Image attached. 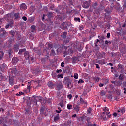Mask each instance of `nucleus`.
<instances>
[{"label": "nucleus", "instance_id": "1", "mask_svg": "<svg viewBox=\"0 0 126 126\" xmlns=\"http://www.w3.org/2000/svg\"><path fill=\"white\" fill-rule=\"evenodd\" d=\"M63 83H65L66 85H67V87L68 88H71L72 87V79L71 78L69 77H66L64 78V80L63 81Z\"/></svg>", "mask_w": 126, "mask_h": 126}, {"label": "nucleus", "instance_id": "2", "mask_svg": "<svg viewBox=\"0 0 126 126\" xmlns=\"http://www.w3.org/2000/svg\"><path fill=\"white\" fill-rule=\"evenodd\" d=\"M120 52L121 54H126V45L124 43H121L119 45Z\"/></svg>", "mask_w": 126, "mask_h": 126}, {"label": "nucleus", "instance_id": "3", "mask_svg": "<svg viewBox=\"0 0 126 126\" xmlns=\"http://www.w3.org/2000/svg\"><path fill=\"white\" fill-rule=\"evenodd\" d=\"M7 23L5 26L6 29L9 28V27H12L13 26V24L14 23V21L12 19L8 20L7 21Z\"/></svg>", "mask_w": 126, "mask_h": 126}, {"label": "nucleus", "instance_id": "4", "mask_svg": "<svg viewBox=\"0 0 126 126\" xmlns=\"http://www.w3.org/2000/svg\"><path fill=\"white\" fill-rule=\"evenodd\" d=\"M82 3L83 8H88L90 6V3L87 1H83Z\"/></svg>", "mask_w": 126, "mask_h": 126}, {"label": "nucleus", "instance_id": "5", "mask_svg": "<svg viewBox=\"0 0 126 126\" xmlns=\"http://www.w3.org/2000/svg\"><path fill=\"white\" fill-rule=\"evenodd\" d=\"M48 87L51 89H53L56 87V84L52 82V81H49L47 83Z\"/></svg>", "mask_w": 126, "mask_h": 126}, {"label": "nucleus", "instance_id": "6", "mask_svg": "<svg viewBox=\"0 0 126 126\" xmlns=\"http://www.w3.org/2000/svg\"><path fill=\"white\" fill-rule=\"evenodd\" d=\"M0 68L1 71L2 72H5V71H6V70L8 69V67L7 66V65H6L5 63H4L1 65Z\"/></svg>", "mask_w": 126, "mask_h": 126}, {"label": "nucleus", "instance_id": "7", "mask_svg": "<svg viewBox=\"0 0 126 126\" xmlns=\"http://www.w3.org/2000/svg\"><path fill=\"white\" fill-rule=\"evenodd\" d=\"M96 63H99V64H101V65H103V64H106V60L104 59L98 60L96 61Z\"/></svg>", "mask_w": 126, "mask_h": 126}, {"label": "nucleus", "instance_id": "8", "mask_svg": "<svg viewBox=\"0 0 126 126\" xmlns=\"http://www.w3.org/2000/svg\"><path fill=\"white\" fill-rule=\"evenodd\" d=\"M33 98L32 99V102L34 104V105H37L38 103V96L34 95L33 96Z\"/></svg>", "mask_w": 126, "mask_h": 126}, {"label": "nucleus", "instance_id": "9", "mask_svg": "<svg viewBox=\"0 0 126 126\" xmlns=\"http://www.w3.org/2000/svg\"><path fill=\"white\" fill-rule=\"evenodd\" d=\"M14 20H19V19L20 18V14L19 13H15L14 14Z\"/></svg>", "mask_w": 126, "mask_h": 126}, {"label": "nucleus", "instance_id": "10", "mask_svg": "<svg viewBox=\"0 0 126 126\" xmlns=\"http://www.w3.org/2000/svg\"><path fill=\"white\" fill-rule=\"evenodd\" d=\"M24 57L26 60H29V58H30V55L29 54V52H28V51H26L25 52Z\"/></svg>", "mask_w": 126, "mask_h": 126}, {"label": "nucleus", "instance_id": "11", "mask_svg": "<svg viewBox=\"0 0 126 126\" xmlns=\"http://www.w3.org/2000/svg\"><path fill=\"white\" fill-rule=\"evenodd\" d=\"M72 63H78V61H79V60L78 59V57H76L75 56L73 57L72 58Z\"/></svg>", "mask_w": 126, "mask_h": 126}, {"label": "nucleus", "instance_id": "12", "mask_svg": "<svg viewBox=\"0 0 126 126\" xmlns=\"http://www.w3.org/2000/svg\"><path fill=\"white\" fill-rule=\"evenodd\" d=\"M106 0H102L100 2V7H101V8H104V7H105V6H106Z\"/></svg>", "mask_w": 126, "mask_h": 126}, {"label": "nucleus", "instance_id": "13", "mask_svg": "<svg viewBox=\"0 0 126 126\" xmlns=\"http://www.w3.org/2000/svg\"><path fill=\"white\" fill-rule=\"evenodd\" d=\"M20 8L21 10H22L23 9L25 10L27 9V7L26 6V5L25 3H22L20 6Z\"/></svg>", "mask_w": 126, "mask_h": 126}, {"label": "nucleus", "instance_id": "14", "mask_svg": "<svg viewBox=\"0 0 126 126\" xmlns=\"http://www.w3.org/2000/svg\"><path fill=\"white\" fill-rule=\"evenodd\" d=\"M125 112H126V110L124 108H121L117 111L118 113H121L120 115H123Z\"/></svg>", "mask_w": 126, "mask_h": 126}, {"label": "nucleus", "instance_id": "15", "mask_svg": "<svg viewBox=\"0 0 126 126\" xmlns=\"http://www.w3.org/2000/svg\"><path fill=\"white\" fill-rule=\"evenodd\" d=\"M9 82L11 85H13L14 84V79H13L12 77H10L9 78Z\"/></svg>", "mask_w": 126, "mask_h": 126}, {"label": "nucleus", "instance_id": "16", "mask_svg": "<svg viewBox=\"0 0 126 126\" xmlns=\"http://www.w3.org/2000/svg\"><path fill=\"white\" fill-rule=\"evenodd\" d=\"M15 52H18V50H19V45L18 44H15L14 45V48H13Z\"/></svg>", "mask_w": 126, "mask_h": 126}, {"label": "nucleus", "instance_id": "17", "mask_svg": "<svg viewBox=\"0 0 126 126\" xmlns=\"http://www.w3.org/2000/svg\"><path fill=\"white\" fill-rule=\"evenodd\" d=\"M18 61H19V60H18V58L16 57H14L12 59V62L14 63V64H15L16 63H17Z\"/></svg>", "mask_w": 126, "mask_h": 126}, {"label": "nucleus", "instance_id": "18", "mask_svg": "<svg viewBox=\"0 0 126 126\" xmlns=\"http://www.w3.org/2000/svg\"><path fill=\"white\" fill-rule=\"evenodd\" d=\"M92 111V108H91V107H90L89 109H88L87 111V115L89 116H92V113H91Z\"/></svg>", "mask_w": 126, "mask_h": 126}, {"label": "nucleus", "instance_id": "19", "mask_svg": "<svg viewBox=\"0 0 126 126\" xmlns=\"http://www.w3.org/2000/svg\"><path fill=\"white\" fill-rule=\"evenodd\" d=\"M32 87V85L31 83L28 84L27 86V92H30V89Z\"/></svg>", "mask_w": 126, "mask_h": 126}, {"label": "nucleus", "instance_id": "20", "mask_svg": "<svg viewBox=\"0 0 126 126\" xmlns=\"http://www.w3.org/2000/svg\"><path fill=\"white\" fill-rule=\"evenodd\" d=\"M60 48L62 49V50H67V46H65V44L64 43H63V44H61L60 46Z\"/></svg>", "mask_w": 126, "mask_h": 126}, {"label": "nucleus", "instance_id": "21", "mask_svg": "<svg viewBox=\"0 0 126 126\" xmlns=\"http://www.w3.org/2000/svg\"><path fill=\"white\" fill-rule=\"evenodd\" d=\"M98 59H102L105 57V53H99L97 55Z\"/></svg>", "mask_w": 126, "mask_h": 126}, {"label": "nucleus", "instance_id": "22", "mask_svg": "<svg viewBox=\"0 0 126 126\" xmlns=\"http://www.w3.org/2000/svg\"><path fill=\"white\" fill-rule=\"evenodd\" d=\"M66 35H67V32H63V34L61 35V37L63 39H65V38H66Z\"/></svg>", "mask_w": 126, "mask_h": 126}, {"label": "nucleus", "instance_id": "23", "mask_svg": "<svg viewBox=\"0 0 126 126\" xmlns=\"http://www.w3.org/2000/svg\"><path fill=\"white\" fill-rule=\"evenodd\" d=\"M89 118L88 117L86 119V121H87V125L88 126H92V124H91V122L90 121V120H89Z\"/></svg>", "mask_w": 126, "mask_h": 126}, {"label": "nucleus", "instance_id": "24", "mask_svg": "<svg viewBox=\"0 0 126 126\" xmlns=\"http://www.w3.org/2000/svg\"><path fill=\"white\" fill-rule=\"evenodd\" d=\"M57 88L58 90H61V89H62V88H63V84H62V83L58 84L57 85Z\"/></svg>", "mask_w": 126, "mask_h": 126}, {"label": "nucleus", "instance_id": "25", "mask_svg": "<svg viewBox=\"0 0 126 126\" xmlns=\"http://www.w3.org/2000/svg\"><path fill=\"white\" fill-rule=\"evenodd\" d=\"M25 51H26V49L25 48L20 49L18 52L19 55H22V53H24Z\"/></svg>", "mask_w": 126, "mask_h": 126}, {"label": "nucleus", "instance_id": "26", "mask_svg": "<svg viewBox=\"0 0 126 126\" xmlns=\"http://www.w3.org/2000/svg\"><path fill=\"white\" fill-rule=\"evenodd\" d=\"M3 56H4V53H3V51L2 50L0 51V60L2 59Z\"/></svg>", "mask_w": 126, "mask_h": 126}, {"label": "nucleus", "instance_id": "27", "mask_svg": "<svg viewBox=\"0 0 126 126\" xmlns=\"http://www.w3.org/2000/svg\"><path fill=\"white\" fill-rule=\"evenodd\" d=\"M60 119V114H58L54 117L55 122H57V121Z\"/></svg>", "mask_w": 126, "mask_h": 126}, {"label": "nucleus", "instance_id": "28", "mask_svg": "<svg viewBox=\"0 0 126 126\" xmlns=\"http://www.w3.org/2000/svg\"><path fill=\"white\" fill-rule=\"evenodd\" d=\"M34 20H35V18L34 17H32L29 18V22H30L31 23H32V22H34Z\"/></svg>", "mask_w": 126, "mask_h": 126}, {"label": "nucleus", "instance_id": "29", "mask_svg": "<svg viewBox=\"0 0 126 126\" xmlns=\"http://www.w3.org/2000/svg\"><path fill=\"white\" fill-rule=\"evenodd\" d=\"M74 110L78 113L79 112V106L76 105L75 107H74Z\"/></svg>", "mask_w": 126, "mask_h": 126}, {"label": "nucleus", "instance_id": "30", "mask_svg": "<svg viewBox=\"0 0 126 126\" xmlns=\"http://www.w3.org/2000/svg\"><path fill=\"white\" fill-rule=\"evenodd\" d=\"M26 114L29 115L30 114V107H28V108H26Z\"/></svg>", "mask_w": 126, "mask_h": 126}, {"label": "nucleus", "instance_id": "31", "mask_svg": "<svg viewBox=\"0 0 126 126\" xmlns=\"http://www.w3.org/2000/svg\"><path fill=\"white\" fill-rule=\"evenodd\" d=\"M45 106H41L40 108V113L41 114H44V112L45 111Z\"/></svg>", "mask_w": 126, "mask_h": 126}, {"label": "nucleus", "instance_id": "32", "mask_svg": "<svg viewBox=\"0 0 126 126\" xmlns=\"http://www.w3.org/2000/svg\"><path fill=\"white\" fill-rule=\"evenodd\" d=\"M102 82H103V83L105 84V85H106V84H108V83L109 82V79H103Z\"/></svg>", "mask_w": 126, "mask_h": 126}, {"label": "nucleus", "instance_id": "33", "mask_svg": "<svg viewBox=\"0 0 126 126\" xmlns=\"http://www.w3.org/2000/svg\"><path fill=\"white\" fill-rule=\"evenodd\" d=\"M47 17H48V18H49V19L52 18V17H53V13H52V12H49L47 14Z\"/></svg>", "mask_w": 126, "mask_h": 126}, {"label": "nucleus", "instance_id": "34", "mask_svg": "<svg viewBox=\"0 0 126 126\" xmlns=\"http://www.w3.org/2000/svg\"><path fill=\"white\" fill-rule=\"evenodd\" d=\"M1 31H3V33H2V35L3 36H5V35H6L7 32H6V31L4 30V28H2L1 29Z\"/></svg>", "mask_w": 126, "mask_h": 126}, {"label": "nucleus", "instance_id": "35", "mask_svg": "<svg viewBox=\"0 0 126 126\" xmlns=\"http://www.w3.org/2000/svg\"><path fill=\"white\" fill-rule=\"evenodd\" d=\"M9 33L10 34V35H11L12 37H14L15 35V32L12 30L9 32Z\"/></svg>", "mask_w": 126, "mask_h": 126}, {"label": "nucleus", "instance_id": "36", "mask_svg": "<svg viewBox=\"0 0 126 126\" xmlns=\"http://www.w3.org/2000/svg\"><path fill=\"white\" fill-rule=\"evenodd\" d=\"M102 118L104 121H107L108 120L107 118V114L102 115Z\"/></svg>", "mask_w": 126, "mask_h": 126}, {"label": "nucleus", "instance_id": "37", "mask_svg": "<svg viewBox=\"0 0 126 126\" xmlns=\"http://www.w3.org/2000/svg\"><path fill=\"white\" fill-rule=\"evenodd\" d=\"M100 95L101 96H105V95H106V92L104 90H102L100 92Z\"/></svg>", "mask_w": 126, "mask_h": 126}, {"label": "nucleus", "instance_id": "38", "mask_svg": "<svg viewBox=\"0 0 126 126\" xmlns=\"http://www.w3.org/2000/svg\"><path fill=\"white\" fill-rule=\"evenodd\" d=\"M67 108L68 110H71L72 109V105H71L70 104H67Z\"/></svg>", "mask_w": 126, "mask_h": 126}, {"label": "nucleus", "instance_id": "39", "mask_svg": "<svg viewBox=\"0 0 126 126\" xmlns=\"http://www.w3.org/2000/svg\"><path fill=\"white\" fill-rule=\"evenodd\" d=\"M0 79L1 81H5V80H6V79H5V77L3 76H0Z\"/></svg>", "mask_w": 126, "mask_h": 126}, {"label": "nucleus", "instance_id": "40", "mask_svg": "<svg viewBox=\"0 0 126 126\" xmlns=\"http://www.w3.org/2000/svg\"><path fill=\"white\" fill-rule=\"evenodd\" d=\"M50 55L51 56H56V52H55V50H54V49L51 50V52Z\"/></svg>", "mask_w": 126, "mask_h": 126}, {"label": "nucleus", "instance_id": "41", "mask_svg": "<svg viewBox=\"0 0 126 126\" xmlns=\"http://www.w3.org/2000/svg\"><path fill=\"white\" fill-rule=\"evenodd\" d=\"M32 30V32H34V31H35L36 30V26L32 25L31 26Z\"/></svg>", "mask_w": 126, "mask_h": 126}, {"label": "nucleus", "instance_id": "42", "mask_svg": "<svg viewBox=\"0 0 126 126\" xmlns=\"http://www.w3.org/2000/svg\"><path fill=\"white\" fill-rule=\"evenodd\" d=\"M61 92H60V91L57 92V94H56V97L57 98H60V97H61Z\"/></svg>", "mask_w": 126, "mask_h": 126}, {"label": "nucleus", "instance_id": "43", "mask_svg": "<svg viewBox=\"0 0 126 126\" xmlns=\"http://www.w3.org/2000/svg\"><path fill=\"white\" fill-rule=\"evenodd\" d=\"M26 101H27V105H30V103L31 102V101L30 100V97H28L26 99Z\"/></svg>", "mask_w": 126, "mask_h": 126}, {"label": "nucleus", "instance_id": "44", "mask_svg": "<svg viewBox=\"0 0 126 126\" xmlns=\"http://www.w3.org/2000/svg\"><path fill=\"white\" fill-rule=\"evenodd\" d=\"M42 97H41V96H37V101H38V102H39L40 103H41V102H42Z\"/></svg>", "mask_w": 126, "mask_h": 126}, {"label": "nucleus", "instance_id": "45", "mask_svg": "<svg viewBox=\"0 0 126 126\" xmlns=\"http://www.w3.org/2000/svg\"><path fill=\"white\" fill-rule=\"evenodd\" d=\"M119 79L120 80H123L124 79V75L120 74L119 77Z\"/></svg>", "mask_w": 126, "mask_h": 126}, {"label": "nucleus", "instance_id": "46", "mask_svg": "<svg viewBox=\"0 0 126 126\" xmlns=\"http://www.w3.org/2000/svg\"><path fill=\"white\" fill-rule=\"evenodd\" d=\"M93 79H95V80L96 81H97V82H99V81H100V78H99V77H96L95 78L94 77Z\"/></svg>", "mask_w": 126, "mask_h": 126}, {"label": "nucleus", "instance_id": "47", "mask_svg": "<svg viewBox=\"0 0 126 126\" xmlns=\"http://www.w3.org/2000/svg\"><path fill=\"white\" fill-rule=\"evenodd\" d=\"M74 21H76V22H80V18L78 17H75L74 18Z\"/></svg>", "mask_w": 126, "mask_h": 126}, {"label": "nucleus", "instance_id": "48", "mask_svg": "<svg viewBox=\"0 0 126 126\" xmlns=\"http://www.w3.org/2000/svg\"><path fill=\"white\" fill-rule=\"evenodd\" d=\"M95 13L98 15H100V11H99V9H96L95 10Z\"/></svg>", "mask_w": 126, "mask_h": 126}, {"label": "nucleus", "instance_id": "49", "mask_svg": "<svg viewBox=\"0 0 126 126\" xmlns=\"http://www.w3.org/2000/svg\"><path fill=\"white\" fill-rule=\"evenodd\" d=\"M106 115H107L109 118H111V116H112V114H111L110 112H106Z\"/></svg>", "mask_w": 126, "mask_h": 126}, {"label": "nucleus", "instance_id": "50", "mask_svg": "<svg viewBox=\"0 0 126 126\" xmlns=\"http://www.w3.org/2000/svg\"><path fill=\"white\" fill-rule=\"evenodd\" d=\"M104 112H109V108L108 107H104L103 108Z\"/></svg>", "mask_w": 126, "mask_h": 126}, {"label": "nucleus", "instance_id": "51", "mask_svg": "<svg viewBox=\"0 0 126 126\" xmlns=\"http://www.w3.org/2000/svg\"><path fill=\"white\" fill-rule=\"evenodd\" d=\"M63 54H64V57H65V56H67V55H68V52H67L66 50H65L63 52Z\"/></svg>", "mask_w": 126, "mask_h": 126}, {"label": "nucleus", "instance_id": "52", "mask_svg": "<svg viewBox=\"0 0 126 126\" xmlns=\"http://www.w3.org/2000/svg\"><path fill=\"white\" fill-rule=\"evenodd\" d=\"M59 105L61 108H63V107H64V104H63V102H60Z\"/></svg>", "mask_w": 126, "mask_h": 126}, {"label": "nucleus", "instance_id": "53", "mask_svg": "<svg viewBox=\"0 0 126 126\" xmlns=\"http://www.w3.org/2000/svg\"><path fill=\"white\" fill-rule=\"evenodd\" d=\"M67 98L68 99H69V100H71V99H72V95H71V94H69V95H68Z\"/></svg>", "mask_w": 126, "mask_h": 126}, {"label": "nucleus", "instance_id": "54", "mask_svg": "<svg viewBox=\"0 0 126 126\" xmlns=\"http://www.w3.org/2000/svg\"><path fill=\"white\" fill-rule=\"evenodd\" d=\"M78 84L84 83V81H83V80L80 79H79V80L78 81Z\"/></svg>", "mask_w": 126, "mask_h": 126}, {"label": "nucleus", "instance_id": "55", "mask_svg": "<svg viewBox=\"0 0 126 126\" xmlns=\"http://www.w3.org/2000/svg\"><path fill=\"white\" fill-rule=\"evenodd\" d=\"M118 68L119 70L123 69V66H122V65H121V64H119L118 66Z\"/></svg>", "mask_w": 126, "mask_h": 126}, {"label": "nucleus", "instance_id": "56", "mask_svg": "<svg viewBox=\"0 0 126 126\" xmlns=\"http://www.w3.org/2000/svg\"><path fill=\"white\" fill-rule=\"evenodd\" d=\"M74 78L75 79H77V78H78V74H77V73L74 74Z\"/></svg>", "mask_w": 126, "mask_h": 126}, {"label": "nucleus", "instance_id": "57", "mask_svg": "<svg viewBox=\"0 0 126 126\" xmlns=\"http://www.w3.org/2000/svg\"><path fill=\"white\" fill-rule=\"evenodd\" d=\"M79 120L81 122H83L84 121V116H82L79 118Z\"/></svg>", "mask_w": 126, "mask_h": 126}, {"label": "nucleus", "instance_id": "58", "mask_svg": "<svg viewBox=\"0 0 126 126\" xmlns=\"http://www.w3.org/2000/svg\"><path fill=\"white\" fill-rule=\"evenodd\" d=\"M61 67H64V62H63L61 63Z\"/></svg>", "mask_w": 126, "mask_h": 126}, {"label": "nucleus", "instance_id": "59", "mask_svg": "<svg viewBox=\"0 0 126 126\" xmlns=\"http://www.w3.org/2000/svg\"><path fill=\"white\" fill-rule=\"evenodd\" d=\"M112 126H118V123H113L111 124Z\"/></svg>", "mask_w": 126, "mask_h": 126}, {"label": "nucleus", "instance_id": "60", "mask_svg": "<svg viewBox=\"0 0 126 126\" xmlns=\"http://www.w3.org/2000/svg\"><path fill=\"white\" fill-rule=\"evenodd\" d=\"M105 45H108V44H111V41H108L107 40H106L105 42Z\"/></svg>", "mask_w": 126, "mask_h": 126}, {"label": "nucleus", "instance_id": "61", "mask_svg": "<svg viewBox=\"0 0 126 126\" xmlns=\"http://www.w3.org/2000/svg\"><path fill=\"white\" fill-rule=\"evenodd\" d=\"M22 19H23V20H24V21H26V20H27V17H26L25 16H23L22 17Z\"/></svg>", "mask_w": 126, "mask_h": 126}, {"label": "nucleus", "instance_id": "62", "mask_svg": "<svg viewBox=\"0 0 126 126\" xmlns=\"http://www.w3.org/2000/svg\"><path fill=\"white\" fill-rule=\"evenodd\" d=\"M48 47H49L50 49H52V48H53V44H48Z\"/></svg>", "mask_w": 126, "mask_h": 126}, {"label": "nucleus", "instance_id": "63", "mask_svg": "<svg viewBox=\"0 0 126 126\" xmlns=\"http://www.w3.org/2000/svg\"><path fill=\"white\" fill-rule=\"evenodd\" d=\"M0 14H1V15H2V14H3L4 13V10H0Z\"/></svg>", "mask_w": 126, "mask_h": 126}, {"label": "nucleus", "instance_id": "64", "mask_svg": "<svg viewBox=\"0 0 126 126\" xmlns=\"http://www.w3.org/2000/svg\"><path fill=\"white\" fill-rule=\"evenodd\" d=\"M58 76L59 77H60V78H63V74H60V75H58Z\"/></svg>", "mask_w": 126, "mask_h": 126}]
</instances>
